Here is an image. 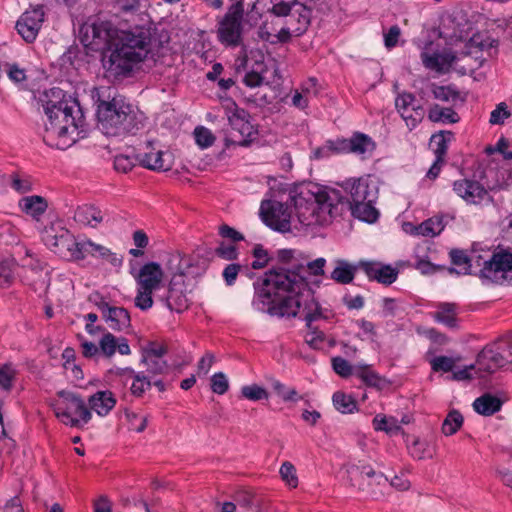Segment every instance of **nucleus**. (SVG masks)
Wrapping results in <instances>:
<instances>
[{
    "label": "nucleus",
    "mask_w": 512,
    "mask_h": 512,
    "mask_svg": "<svg viewBox=\"0 0 512 512\" xmlns=\"http://www.w3.org/2000/svg\"><path fill=\"white\" fill-rule=\"evenodd\" d=\"M252 306L255 310L278 317H299L306 321L305 342L313 349H323L326 337L314 322L326 319L314 293L295 274L273 273L256 287Z\"/></svg>",
    "instance_id": "f257e3e1"
},
{
    "label": "nucleus",
    "mask_w": 512,
    "mask_h": 512,
    "mask_svg": "<svg viewBox=\"0 0 512 512\" xmlns=\"http://www.w3.org/2000/svg\"><path fill=\"white\" fill-rule=\"evenodd\" d=\"M294 214L277 200H263L259 209L262 221L282 233L292 229H308L329 225L345 208L352 210V202L341 189L317 187L315 191L302 189L289 194Z\"/></svg>",
    "instance_id": "f03ea898"
},
{
    "label": "nucleus",
    "mask_w": 512,
    "mask_h": 512,
    "mask_svg": "<svg viewBox=\"0 0 512 512\" xmlns=\"http://www.w3.org/2000/svg\"><path fill=\"white\" fill-rule=\"evenodd\" d=\"M86 45L103 48L102 65L109 78H127L152 60V36L148 28L135 27L119 31L106 21L85 28Z\"/></svg>",
    "instance_id": "7ed1b4c3"
},
{
    "label": "nucleus",
    "mask_w": 512,
    "mask_h": 512,
    "mask_svg": "<svg viewBox=\"0 0 512 512\" xmlns=\"http://www.w3.org/2000/svg\"><path fill=\"white\" fill-rule=\"evenodd\" d=\"M40 101L47 116L43 132L46 145L65 150L85 136L84 117L76 99L60 88H52Z\"/></svg>",
    "instance_id": "20e7f679"
},
{
    "label": "nucleus",
    "mask_w": 512,
    "mask_h": 512,
    "mask_svg": "<svg viewBox=\"0 0 512 512\" xmlns=\"http://www.w3.org/2000/svg\"><path fill=\"white\" fill-rule=\"evenodd\" d=\"M110 87H98L91 96L97 105L99 129L107 136L136 133L143 126V115L123 96L112 95Z\"/></svg>",
    "instance_id": "39448f33"
},
{
    "label": "nucleus",
    "mask_w": 512,
    "mask_h": 512,
    "mask_svg": "<svg viewBox=\"0 0 512 512\" xmlns=\"http://www.w3.org/2000/svg\"><path fill=\"white\" fill-rule=\"evenodd\" d=\"M469 263L473 264V269H479L474 274L483 282L503 284L507 281L512 284V253L508 250L473 249Z\"/></svg>",
    "instance_id": "423d86ee"
},
{
    "label": "nucleus",
    "mask_w": 512,
    "mask_h": 512,
    "mask_svg": "<svg viewBox=\"0 0 512 512\" xmlns=\"http://www.w3.org/2000/svg\"><path fill=\"white\" fill-rule=\"evenodd\" d=\"M197 263L198 260L190 256H184L180 259L179 271L173 275L167 295L161 298V301L169 310L182 312L188 308L187 282L201 275L204 271V266Z\"/></svg>",
    "instance_id": "0eeeda50"
},
{
    "label": "nucleus",
    "mask_w": 512,
    "mask_h": 512,
    "mask_svg": "<svg viewBox=\"0 0 512 512\" xmlns=\"http://www.w3.org/2000/svg\"><path fill=\"white\" fill-rule=\"evenodd\" d=\"M56 417L70 427H83L92 418L85 401L76 393L61 390L52 404Z\"/></svg>",
    "instance_id": "6e6552de"
},
{
    "label": "nucleus",
    "mask_w": 512,
    "mask_h": 512,
    "mask_svg": "<svg viewBox=\"0 0 512 512\" xmlns=\"http://www.w3.org/2000/svg\"><path fill=\"white\" fill-rule=\"evenodd\" d=\"M134 277L136 281L134 305L141 311H147L154 304L153 293L162 285L163 269L160 264L149 262L144 264Z\"/></svg>",
    "instance_id": "1a4fd4ad"
},
{
    "label": "nucleus",
    "mask_w": 512,
    "mask_h": 512,
    "mask_svg": "<svg viewBox=\"0 0 512 512\" xmlns=\"http://www.w3.org/2000/svg\"><path fill=\"white\" fill-rule=\"evenodd\" d=\"M44 244L54 253L76 260L79 242L60 222L51 223L42 232Z\"/></svg>",
    "instance_id": "9d476101"
},
{
    "label": "nucleus",
    "mask_w": 512,
    "mask_h": 512,
    "mask_svg": "<svg viewBox=\"0 0 512 512\" xmlns=\"http://www.w3.org/2000/svg\"><path fill=\"white\" fill-rule=\"evenodd\" d=\"M89 301L98 308L102 319L110 329L123 331L130 327V314L125 308L112 305L98 292L92 293L89 296Z\"/></svg>",
    "instance_id": "9b49d317"
},
{
    "label": "nucleus",
    "mask_w": 512,
    "mask_h": 512,
    "mask_svg": "<svg viewBox=\"0 0 512 512\" xmlns=\"http://www.w3.org/2000/svg\"><path fill=\"white\" fill-rule=\"evenodd\" d=\"M244 8L242 1H237L229 8L219 27V38L227 45H237L241 37V22Z\"/></svg>",
    "instance_id": "f8f14e48"
},
{
    "label": "nucleus",
    "mask_w": 512,
    "mask_h": 512,
    "mask_svg": "<svg viewBox=\"0 0 512 512\" xmlns=\"http://www.w3.org/2000/svg\"><path fill=\"white\" fill-rule=\"evenodd\" d=\"M395 107L409 130H413L425 116L424 107L410 92L398 94L395 99Z\"/></svg>",
    "instance_id": "ddd939ff"
},
{
    "label": "nucleus",
    "mask_w": 512,
    "mask_h": 512,
    "mask_svg": "<svg viewBox=\"0 0 512 512\" xmlns=\"http://www.w3.org/2000/svg\"><path fill=\"white\" fill-rule=\"evenodd\" d=\"M248 114L243 109L235 108V110L228 116L231 126L229 140L234 145L247 146L251 137L255 134L254 126L247 119Z\"/></svg>",
    "instance_id": "4468645a"
},
{
    "label": "nucleus",
    "mask_w": 512,
    "mask_h": 512,
    "mask_svg": "<svg viewBox=\"0 0 512 512\" xmlns=\"http://www.w3.org/2000/svg\"><path fill=\"white\" fill-rule=\"evenodd\" d=\"M357 270L363 271L369 280L377 281L386 286L394 283L399 274L397 268L376 261H359L354 265V272Z\"/></svg>",
    "instance_id": "2eb2a0df"
},
{
    "label": "nucleus",
    "mask_w": 512,
    "mask_h": 512,
    "mask_svg": "<svg viewBox=\"0 0 512 512\" xmlns=\"http://www.w3.org/2000/svg\"><path fill=\"white\" fill-rule=\"evenodd\" d=\"M44 22V11L42 8H34L25 11L16 22L18 34L27 43L35 41Z\"/></svg>",
    "instance_id": "dca6fc26"
},
{
    "label": "nucleus",
    "mask_w": 512,
    "mask_h": 512,
    "mask_svg": "<svg viewBox=\"0 0 512 512\" xmlns=\"http://www.w3.org/2000/svg\"><path fill=\"white\" fill-rule=\"evenodd\" d=\"M453 190L469 204H480L490 198L486 187L472 179L464 178L454 181Z\"/></svg>",
    "instance_id": "f3484780"
},
{
    "label": "nucleus",
    "mask_w": 512,
    "mask_h": 512,
    "mask_svg": "<svg viewBox=\"0 0 512 512\" xmlns=\"http://www.w3.org/2000/svg\"><path fill=\"white\" fill-rule=\"evenodd\" d=\"M87 255L105 259L114 266H117L121 263L116 255L112 253L107 247L96 244L91 240H82L79 242V247L76 250V260H82Z\"/></svg>",
    "instance_id": "a211bd4d"
},
{
    "label": "nucleus",
    "mask_w": 512,
    "mask_h": 512,
    "mask_svg": "<svg viewBox=\"0 0 512 512\" xmlns=\"http://www.w3.org/2000/svg\"><path fill=\"white\" fill-rule=\"evenodd\" d=\"M87 255L105 259L114 266H117L121 263L116 255L112 253L107 247L96 244L91 240H82L79 242V247L76 250V260H82Z\"/></svg>",
    "instance_id": "6ab92c4d"
},
{
    "label": "nucleus",
    "mask_w": 512,
    "mask_h": 512,
    "mask_svg": "<svg viewBox=\"0 0 512 512\" xmlns=\"http://www.w3.org/2000/svg\"><path fill=\"white\" fill-rule=\"evenodd\" d=\"M117 374L125 380H132L130 392L135 397H141L152 386V379L144 371L135 372L131 368L117 369Z\"/></svg>",
    "instance_id": "aec40b11"
},
{
    "label": "nucleus",
    "mask_w": 512,
    "mask_h": 512,
    "mask_svg": "<svg viewBox=\"0 0 512 512\" xmlns=\"http://www.w3.org/2000/svg\"><path fill=\"white\" fill-rule=\"evenodd\" d=\"M115 395L109 390H99L88 398L89 410L94 411L98 416L104 417L116 405Z\"/></svg>",
    "instance_id": "412c9836"
},
{
    "label": "nucleus",
    "mask_w": 512,
    "mask_h": 512,
    "mask_svg": "<svg viewBox=\"0 0 512 512\" xmlns=\"http://www.w3.org/2000/svg\"><path fill=\"white\" fill-rule=\"evenodd\" d=\"M456 57L451 52H433L429 53L427 51L421 52V60L423 65L430 70L436 72H444L448 70Z\"/></svg>",
    "instance_id": "4be33fe9"
},
{
    "label": "nucleus",
    "mask_w": 512,
    "mask_h": 512,
    "mask_svg": "<svg viewBox=\"0 0 512 512\" xmlns=\"http://www.w3.org/2000/svg\"><path fill=\"white\" fill-rule=\"evenodd\" d=\"M483 178L487 190L503 189L512 181V172L505 167H489L484 171Z\"/></svg>",
    "instance_id": "5701e85b"
},
{
    "label": "nucleus",
    "mask_w": 512,
    "mask_h": 512,
    "mask_svg": "<svg viewBox=\"0 0 512 512\" xmlns=\"http://www.w3.org/2000/svg\"><path fill=\"white\" fill-rule=\"evenodd\" d=\"M74 220L81 225L97 228L104 220V213L94 205L85 204L75 210Z\"/></svg>",
    "instance_id": "b1692460"
},
{
    "label": "nucleus",
    "mask_w": 512,
    "mask_h": 512,
    "mask_svg": "<svg viewBox=\"0 0 512 512\" xmlns=\"http://www.w3.org/2000/svg\"><path fill=\"white\" fill-rule=\"evenodd\" d=\"M476 363L478 371L493 373L504 365L505 359L500 352L486 347L478 354Z\"/></svg>",
    "instance_id": "393cba45"
},
{
    "label": "nucleus",
    "mask_w": 512,
    "mask_h": 512,
    "mask_svg": "<svg viewBox=\"0 0 512 512\" xmlns=\"http://www.w3.org/2000/svg\"><path fill=\"white\" fill-rule=\"evenodd\" d=\"M325 264H326V260L324 258L320 257L314 261L308 262L305 267L301 266L297 272L286 271V270L270 271L269 273H266L265 277L261 280V282L258 281L256 283H254V287L255 288L260 287L262 285L263 281L268 277V275L273 274V273H275V274L276 273H285V274H289V275H291V274L299 275L304 280L306 285H308L305 275L306 274L314 275V276L323 275ZM307 287L311 290V288L309 286H307Z\"/></svg>",
    "instance_id": "a878e982"
},
{
    "label": "nucleus",
    "mask_w": 512,
    "mask_h": 512,
    "mask_svg": "<svg viewBox=\"0 0 512 512\" xmlns=\"http://www.w3.org/2000/svg\"><path fill=\"white\" fill-rule=\"evenodd\" d=\"M19 207L22 212L39 220L48 208L47 200L39 195L26 196L20 199Z\"/></svg>",
    "instance_id": "bb28decb"
},
{
    "label": "nucleus",
    "mask_w": 512,
    "mask_h": 512,
    "mask_svg": "<svg viewBox=\"0 0 512 512\" xmlns=\"http://www.w3.org/2000/svg\"><path fill=\"white\" fill-rule=\"evenodd\" d=\"M354 197L358 202H376L378 199V187L370 177H360L354 181Z\"/></svg>",
    "instance_id": "cd10ccee"
},
{
    "label": "nucleus",
    "mask_w": 512,
    "mask_h": 512,
    "mask_svg": "<svg viewBox=\"0 0 512 512\" xmlns=\"http://www.w3.org/2000/svg\"><path fill=\"white\" fill-rule=\"evenodd\" d=\"M377 149V143L369 135L354 131V155L362 161L371 159Z\"/></svg>",
    "instance_id": "c85d7f7f"
},
{
    "label": "nucleus",
    "mask_w": 512,
    "mask_h": 512,
    "mask_svg": "<svg viewBox=\"0 0 512 512\" xmlns=\"http://www.w3.org/2000/svg\"><path fill=\"white\" fill-rule=\"evenodd\" d=\"M170 155L158 150L141 155L140 163L145 168L155 171H167L171 168Z\"/></svg>",
    "instance_id": "c756f323"
},
{
    "label": "nucleus",
    "mask_w": 512,
    "mask_h": 512,
    "mask_svg": "<svg viewBox=\"0 0 512 512\" xmlns=\"http://www.w3.org/2000/svg\"><path fill=\"white\" fill-rule=\"evenodd\" d=\"M433 319L450 329L458 328L457 306L454 303H440L433 313Z\"/></svg>",
    "instance_id": "7c9ffc66"
},
{
    "label": "nucleus",
    "mask_w": 512,
    "mask_h": 512,
    "mask_svg": "<svg viewBox=\"0 0 512 512\" xmlns=\"http://www.w3.org/2000/svg\"><path fill=\"white\" fill-rule=\"evenodd\" d=\"M502 404V401L498 397L486 393L475 399L473 408L477 413L483 416H491L500 411Z\"/></svg>",
    "instance_id": "2f4dec72"
},
{
    "label": "nucleus",
    "mask_w": 512,
    "mask_h": 512,
    "mask_svg": "<svg viewBox=\"0 0 512 512\" xmlns=\"http://www.w3.org/2000/svg\"><path fill=\"white\" fill-rule=\"evenodd\" d=\"M374 204L375 202L368 201L356 203V197H354V218L369 224L377 222L380 212Z\"/></svg>",
    "instance_id": "473e14b6"
},
{
    "label": "nucleus",
    "mask_w": 512,
    "mask_h": 512,
    "mask_svg": "<svg viewBox=\"0 0 512 512\" xmlns=\"http://www.w3.org/2000/svg\"><path fill=\"white\" fill-rule=\"evenodd\" d=\"M449 256L451 259V263L456 266L458 269H451L458 274H473L476 273L473 270V264L469 263L470 254L468 255L466 251L461 249H452L449 252Z\"/></svg>",
    "instance_id": "72a5a7b5"
},
{
    "label": "nucleus",
    "mask_w": 512,
    "mask_h": 512,
    "mask_svg": "<svg viewBox=\"0 0 512 512\" xmlns=\"http://www.w3.org/2000/svg\"><path fill=\"white\" fill-rule=\"evenodd\" d=\"M373 426L376 431H383L390 436L402 431L401 424L395 417L378 414L373 418Z\"/></svg>",
    "instance_id": "f704fd0d"
},
{
    "label": "nucleus",
    "mask_w": 512,
    "mask_h": 512,
    "mask_svg": "<svg viewBox=\"0 0 512 512\" xmlns=\"http://www.w3.org/2000/svg\"><path fill=\"white\" fill-rule=\"evenodd\" d=\"M428 117L432 122L444 124H454L460 120L459 115L452 108L441 107L437 104L430 108Z\"/></svg>",
    "instance_id": "c9c22d12"
},
{
    "label": "nucleus",
    "mask_w": 512,
    "mask_h": 512,
    "mask_svg": "<svg viewBox=\"0 0 512 512\" xmlns=\"http://www.w3.org/2000/svg\"><path fill=\"white\" fill-rule=\"evenodd\" d=\"M330 278L339 284H349L352 282V264L341 259L335 260Z\"/></svg>",
    "instance_id": "e433bc0d"
},
{
    "label": "nucleus",
    "mask_w": 512,
    "mask_h": 512,
    "mask_svg": "<svg viewBox=\"0 0 512 512\" xmlns=\"http://www.w3.org/2000/svg\"><path fill=\"white\" fill-rule=\"evenodd\" d=\"M445 227L442 216L431 217L422 222L417 228L416 233L418 235L426 237H434L439 235Z\"/></svg>",
    "instance_id": "4c0bfd02"
},
{
    "label": "nucleus",
    "mask_w": 512,
    "mask_h": 512,
    "mask_svg": "<svg viewBox=\"0 0 512 512\" xmlns=\"http://www.w3.org/2000/svg\"><path fill=\"white\" fill-rule=\"evenodd\" d=\"M453 133L450 131H441L432 135L431 144L434 145V153L438 161H444L448 150V142L452 139Z\"/></svg>",
    "instance_id": "58836bf2"
},
{
    "label": "nucleus",
    "mask_w": 512,
    "mask_h": 512,
    "mask_svg": "<svg viewBox=\"0 0 512 512\" xmlns=\"http://www.w3.org/2000/svg\"><path fill=\"white\" fill-rule=\"evenodd\" d=\"M463 421L462 414L457 410H452L448 413L442 424V432L446 436L455 434L463 425Z\"/></svg>",
    "instance_id": "ea45409f"
},
{
    "label": "nucleus",
    "mask_w": 512,
    "mask_h": 512,
    "mask_svg": "<svg viewBox=\"0 0 512 512\" xmlns=\"http://www.w3.org/2000/svg\"><path fill=\"white\" fill-rule=\"evenodd\" d=\"M358 469L360 470V477L363 480L365 477L368 479L367 488L373 484L381 485L388 481L386 476H384L382 473L375 472L374 469L370 466L364 465L362 467H358ZM359 488L362 490L366 489L363 483H359Z\"/></svg>",
    "instance_id": "a19ab883"
},
{
    "label": "nucleus",
    "mask_w": 512,
    "mask_h": 512,
    "mask_svg": "<svg viewBox=\"0 0 512 512\" xmlns=\"http://www.w3.org/2000/svg\"><path fill=\"white\" fill-rule=\"evenodd\" d=\"M332 404L336 411L341 414L352 413V395L341 390L336 391L332 396Z\"/></svg>",
    "instance_id": "79ce46f5"
},
{
    "label": "nucleus",
    "mask_w": 512,
    "mask_h": 512,
    "mask_svg": "<svg viewBox=\"0 0 512 512\" xmlns=\"http://www.w3.org/2000/svg\"><path fill=\"white\" fill-rule=\"evenodd\" d=\"M141 361L146 366V375L150 378L164 374L168 370V364L164 359H153L142 355Z\"/></svg>",
    "instance_id": "37998d69"
},
{
    "label": "nucleus",
    "mask_w": 512,
    "mask_h": 512,
    "mask_svg": "<svg viewBox=\"0 0 512 512\" xmlns=\"http://www.w3.org/2000/svg\"><path fill=\"white\" fill-rule=\"evenodd\" d=\"M459 358L448 356H436L429 363L434 372L448 373L452 372Z\"/></svg>",
    "instance_id": "c03bdc74"
},
{
    "label": "nucleus",
    "mask_w": 512,
    "mask_h": 512,
    "mask_svg": "<svg viewBox=\"0 0 512 512\" xmlns=\"http://www.w3.org/2000/svg\"><path fill=\"white\" fill-rule=\"evenodd\" d=\"M125 417L129 425V429L138 433L143 432L148 423V415L136 413L126 410Z\"/></svg>",
    "instance_id": "a18cd8bd"
},
{
    "label": "nucleus",
    "mask_w": 512,
    "mask_h": 512,
    "mask_svg": "<svg viewBox=\"0 0 512 512\" xmlns=\"http://www.w3.org/2000/svg\"><path fill=\"white\" fill-rule=\"evenodd\" d=\"M272 388L284 402H298L302 399L295 388H288L278 380L272 382Z\"/></svg>",
    "instance_id": "49530a36"
},
{
    "label": "nucleus",
    "mask_w": 512,
    "mask_h": 512,
    "mask_svg": "<svg viewBox=\"0 0 512 512\" xmlns=\"http://www.w3.org/2000/svg\"><path fill=\"white\" fill-rule=\"evenodd\" d=\"M354 376H357L369 386H378L380 382L379 376L371 369L370 366H354Z\"/></svg>",
    "instance_id": "de8ad7c7"
},
{
    "label": "nucleus",
    "mask_w": 512,
    "mask_h": 512,
    "mask_svg": "<svg viewBox=\"0 0 512 512\" xmlns=\"http://www.w3.org/2000/svg\"><path fill=\"white\" fill-rule=\"evenodd\" d=\"M241 394L244 398L251 401H260L269 398L268 391L257 384L243 386L241 388Z\"/></svg>",
    "instance_id": "09e8293b"
},
{
    "label": "nucleus",
    "mask_w": 512,
    "mask_h": 512,
    "mask_svg": "<svg viewBox=\"0 0 512 512\" xmlns=\"http://www.w3.org/2000/svg\"><path fill=\"white\" fill-rule=\"evenodd\" d=\"M117 344L118 337L114 336L110 332H104L99 341V348L104 356L110 358L115 354Z\"/></svg>",
    "instance_id": "8fccbe9b"
},
{
    "label": "nucleus",
    "mask_w": 512,
    "mask_h": 512,
    "mask_svg": "<svg viewBox=\"0 0 512 512\" xmlns=\"http://www.w3.org/2000/svg\"><path fill=\"white\" fill-rule=\"evenodd\" d=\"M282 480L291 488H296L298 485V477L295 466L288 461L282 463L280 470Z\"/></svg>",
    "instance_id": "3c124183"
},
{
    "label": "nucleus",
    "mask_w": 512,
    "mask_h": 512,
    "mask_svg": "<svg viewBox=\"0 0 512 512\" xmlns=\"http://www.w3.org/2000/svg\"><path fill=\"white\" fill-rule=\"evenodd\" d=\"M194 138L197 145L202 149L210 147L215 141L213 133L203 126L195 128Z\"/></svg>",
    "instance_id": "603ef678"
},
{
    "label": "nucleus",
    "mask_w": 512,
    "mask_h": 512,
    "mask_svg": "<svg viewBox=\"0 0 512 512\" xmlns=\"http://www.w3.org/2000/svg\"><path fill=\"white\" fill-rule=\"evenodd\" d=\"M13 261L0 262V287L9 286L14 279Z\"/></svg>",
    "instance_id": "864d4df0"
},
{
    "label": "nucleus",
    "mask_w": 512,
    "mask_h": 512,
    "mask_svg": "<svg viewBox=\"0 0 512 512\" xmlns=\"http://www.w3.org/2000/svg\"><path fill=\"white\" fill-rule=\"evenodd\" d=\"M229 388L226 375L222 372L215 373L211 378V389L214 393L223 395Z\"/></svg>",
    "instance_id": "5fc2aeb1"
},
{
    "label": "nucleus",
    "mask_w": 512,
    "mask_h": 512,
    "mask_svg": "<svg viewBox=\"0 0 512 512\" xmlns=\"http://www.w3.org/2000/svg\"><path fill=\"white\" fill-rule=\"evenodd\" d=\"M11 187L18 193H27L32 190V181L28 176L12 175Z\"/></svg>",
    "instance_id": "6e6d98bb"
},
{
    "label": "nucleus",
    "mask_w": 512,
    "mask_h": 512,
    "mask_svg": "<svg viewBox=\"0 0 512 512\" xmlns=\"http://www.w3.org/2000/svg\"><path fill=\"white\" fill-rule=\"evenodd\" d=\"M401 36V29L398 25L391 26L387 31L383 32L384 45L387 49L397 46Z\"/></svg>",
    "instance_id": "4d7b16f0"
},
{
    "label": "nucleus",
    "mask_w": 512,
    "mask_h": 512,
    "mask_svg": "<svg viewBox=\"0 0 512 512\" xmlns=\"http://www.w3.org/2000/svg\"><path fill=\"white\" fill-rule=\"evenodd\" d=\"M433 95L434 98L445 102L454 101L459 96L458 92L449 86H436Z\"/></svg>",
    "instance_id": "13d9d810"
},
{
    "label": "nucleus",
    "mask_w": 512,
    "mask_h": 512,
    "mask_svg": "<svg viewBox=\"0 0 512 512\" xmlns=\"http://www.w3.org/2000/svg\"><path fill=\"white\" fill-rule=\"evenodd\" d=\"M332 367L333 370L341 377L347 378L352 375V366L346 359L340 356L332 358Z\"/></svg>",
    "instance_id": "bf43d9fd"
},
{
    "label": "nucleus",
    "mask_w": 512,
    "mask_h": 512,
    "mask_svg": "<svg viewBox=\"0 0 512 512\" xmlns=\"http://www.w3.org/2000/svg\"><path fill=\"white\" fill-rule=\"evenodd\" d=\"M15 371L9 364L0 367V387L4 390H10Z\"/></svg>",
    "instance_id": "052dcab7"
},
{
    "label": "nucleus",
    "mask_w": 512,
    "mask_h": 512,
    "mask_svg": "<svg viewBox=\"0 0 512 512\" xmlns=\"http://www.w3.org/2000/svg\"><path fill=\"white\" fill-rule=\"evenodd\" d=\"M509 116L510 112L507 110V105L502 102L491 112L489 121L491 124H503Z\"/></svg>",
    "instance_id": "680f3d73"
},
{
    "label": "nucleus",
    "mask_w": 512,
    "mask_h": 512,
    "mask_svg": "<svg viewBox=\"0 0 512 512\" xmlns=\"http://www.w3.org/2000/svg\"><path fill=\"white\" fill-rule=\"evenodd\" d=\"M135 165V160L127 155H117L114 158V168L122 173L130 171Z\"/></svg>",
    "instance_id": "e2e57ef3"
},
{
    "label": "nucleus",
    "mask_w": 512,
    "mask_h": 512,
    "mask_svg": "<svg viewBox=\"0 0 512 512\" xmlns=\"http://www.w3.org/2000/svg\"><path fill=\"white\" fill-rule=\"evenodd\" d=\"M288 16H289V18L286 22L287 26L283 27L278 32V34L275 35L277 40L280 42H286L291 38V36L295 35V32H294L295 29L293 28V21L296 20V15H295V13H293V14H289Z\"/></svg>",
    "instance_id": "0e129e2a"
},
{
    "label": "nucleus",
    "mask_w": 512,
    "mask_h": 512,
    "mask_svg": "<svg viewBox=\"0 0 512 512\" xmlns=\"http://www.w3.org/2000/svg\"><path fill=\"white\" fill-rule=\"evenodd\" d=\"M357 324L359 328L362 330V333L359 335L360 337L371 341L375 340L377 333L375 325L372 322L367 321L365 319H361L357 321Z\"/></svg>",
    "instance_id": "69168bd1"
},
{
    "label": "nucleus",
    "mask_w": 512,
    "mask_h": 512,
    "mask_svg": "<svg viewBox=\"0 0 512 512\" xmlns=\"http://www.w3.org/2000/svg\"><path fill=\"white\" fill-rule=\"evenodd\" d=\"M216 255L225 260H234L237 258V250L234 245L221 243L215 251Z\"/></svg>",
    "instance_id": "338daca9"
},
{
    "label": "nucleus",
    "mask_w": 512,
    "mask_h": 512,
    "mask_svg": "<svg viewBox=\"0 0 512 512\" xmlns=\"http://www.w3.org/2000/svg\"><path fill=\"white\" fill-rule=\"evenodd\" d=\"M241 268V265L235 263L229 264L224 268L222 276L224 278L225 283L228 286H231L235 283L237 275Z\"/></svg>",
    "instance_id": "774afa93"
}]
</instances>
